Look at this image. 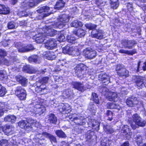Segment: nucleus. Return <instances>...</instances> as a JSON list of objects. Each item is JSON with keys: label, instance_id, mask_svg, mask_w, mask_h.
Returning <instances> with one entry per match:
<instances>
[{"label": "nucleus", "instance_id": "1", "mask_svg": "<svg viewBox=\"0 0 146 146\" xmlns=\"http://www.w3.org/2000/svg\"><path fill=\"white\" fill-rule=\"evenodd\" d=\"M42 30L44 31V33H39L38 36H37V43H41L43 42L45 40L44 37L47 36H53L56 33V31L54 29L46 27L43 28Z\"/></svg>", "mask_w": 146, "mask_h": 146}, {"label": "nucleus", "instance_id": "2", "mask_svg": "<svg viewBox=\"0 0 146 146\" xmlns=\"http://www.w3.org/2000/svg\"><path fill=\"white\" fill-rule=\"evenodd\" d=\"M133 121L131 123V125L133 129H135L137 126L143 127L145 124V121L141 119L140 116L137 113L134 114L132 117Z\"/></svg>", "mask_w": 146, "mask_h": 146}, {"label": "nucleus", "instance_id": "3", "mask_svg": "<svg viewBox=\"0 0 146 146\" xmlns=\"http://www.w3.org/2000/svg\"><path fill=\"white\" fill-rule=\"evenodd\" d=\"M16 96L21 100H25L27 95V92L22 86H19L16 87L15 90Z\"/></svg>", "mask_w": 146, "mask_h": 146}, {"label": "nucleus", "instance_id": "4", "mask_svg": "<svg viewBox=\"0 0 146 146\" xmlns=\"http://www.w3.org/2000/svg\"><path fill=\"white\" fill-rule=\"evenodd\" d=\"M83 53L86 58L90 59L94 58L96 55V50L90 48H87L84 49Z\"/></svg>", "mask_w": 146, "mask_h": 146}, {"label": "nucleus", "instance_id": "5", "mask_svg": "<svg viewBox=\"0 0 146 146\" xmlns=\"http://www.w3.org/2000/svg\"><path fill=\"white\" fill-rule=\"evenodd\" d=\"M58 23L57 25L59 28L63 27L66 25L69 20V17L68 15H63L60 16L58 18Z\"/></svg>", "mask_w": 146, "mask_h": 146}, {"label": "nucleus", "instance_id": "6", "mask_svg": "<svg viewBox=\"0 0 146 146\" xmlns=\"http://www.w3.org/2000/svg\"><path fill=\"white\" fill-rule=\"evenodd\" d=\"M69 117L72 122H74L76 125H82L85 124V119H84L83 117L82 116H78L75 117L73 118L71 115H70Z\"/></svg>", "mask_w": 146, "mask_h": 146}, {"label": "nucleus", "instance_id": "7", "mask_svg": "<svg viewBox=\"0 0 146 146\" xmlns=\"http://www.w3.org/2000/svg\"><path fill=\"white\" fill-rule=\"evenodd\" d=\"M126 103L129 106L133 107L137 105L139 103L141 104L140 102L136 98L132 97L128 98L126 101Z\"/></svg>", "mask_w": 146, "mask_h": 146}, {"label": "nucleus", "instance_id": "8", "mask_svg": "<svg viewBox=\"0 0 146 146\" xmlns=\"http://www.w3.org/2000/svg\"><path fill=\"white\" fill-rule=\"evenodd\" d=\"M59 110L60 112H64V113H68L71 111V106L68 104H62L59 106Z\"/></svg>", "mask_w": 146, "mask_h": 146}, {"label": "nucleus", "instance_id": "9", "mask_svg": "<svg viewBox=\"0 0 146 146\" xmlns=\"http://www.w3.org/2000/svg\"><path fill=\"white\" fill-rule=\"evenodd\" d=\"M45 46L48 49H52L56 47L57 46L56 41L53 38H51L45 43Z\"/></svg>", "mask_w": 146, "mask_h": 146}, {"label": "nucleus", "instance_id": "10", "mask_svg": "<svg viewBox=\"0 0 146 146\" xmlns=\"http://www.w3.org/2000/svg\"><path fill=\"white\" fill-rule=\"evenodd\" d=\"M105 95L107 98L110 101L116 102L118 100L117 94L115 92H108Z\"/></svg>", "mask_w": 146, "mask_h": 146}, {"label": "nucleus", "instance_id": "11", "mask_svg": "<svg viewBox=\"0 0 146 146\" xmlns=\"http://www.w3.org/2000/svg\"><path fill=\"white\" fill-rule=\"evenodd\" d=\"M73 85L75 88L78 90V91L83 92L86 89L90 88L91 86L88 85H87V87L84 86L83 84L79 82H75L73 83Z\"/></svg>", "mask_w": 146, "mask_h": 146}, {"label": "nucleus", "instance_id": "12", "mask_svg": "<svg viewBox=\"0 0 146 146\" xmlns=\"http://www.w3.org/2000/svg\"><path fill=\"white\" fill-rule=\"evenodd\" d=\"M121 43L125 48L131 49L133 46L136 43L134 41L124 40H122Z\"/></svg>", "mask_w": 146, "mask_h": 146}, {"label": "nucleus", "instance_id": "13", "mask_svg": "<svg viewBox=\"0 0 146 146\" xmlns=\"http://www.w3.org/2000/svg\"><path fill=\"white\" fill-rule=\"evenodd\" d=\"M136 83L138 87L142 88L145 86L146 83V78L141 76L138 77Z\"/></svg>", "mask_w": 146, "mask_h": 146}, {"label": "nucleus", "instance_id": "14", "mask_svg": "<svg viewBox=\"0 0 146 146\" xmlns=\"http://www.w3.org/2000/svg\"><path fill=\"white\" fill-rule=\"evenodd\" d=\"M99 80H101L103 83H105V85L108 84L110 82V77L106 74H101L99 75Z\"/></svg>", "mask_w": 146, "mask_h": 146}, {"label": "nucleus", "instance_id": "15", "mask_svg": "<svg viewBox=\"0 0 146 146\" xmlns=\"http://www.w3.org/2000/svg\"><path fill=\"white\" fill-rule=\"evenodd\" d=\"M15 78L16 80L19 82L22 86H26L27 79L26 78L19 75L16 76Z\"/></svg>", "mask_w": 146, "mask_h": 146}, {"label": "nucleus", "instance_id": "16", "mask_svg": "<svg viewBox=\"0 0 146 146\" xmlns=\"http://www.w3.org/2000/svg\"><path fill=\"white\" fill-rule=\"evenodd\" d=\"M49 7L47 6H44L40 7L37 10V11L39 13H43L44 17H46L50 15V14L48 13L49 10Z\"/></svg>", "mask_w": 146, "mask_h": 146}, {"label": "nucleus", "instance_id": "17", "mask_svg": "<svg viewBox=\"0 0 146 146\" xmlns=\"http://www.w3.org/2000/svg\"><path fill=\"white\" fill-rule=\"evenodd\" d=\"M40 135H41V137L43 135L48 138L52 143L53 142L54 143L57 142L56 137L50 134L44 132L42 133V134H40Z\"/></svg>", "mask_w": 146, "mask_h": 146}, {"label": "nucleus", "instance_id": "18", "mask_svg": "<svg viewBox=\"0 0 146 146\" xmlns=\"http://www.w3.org/2000/svg\"><path fill=\"white\" fill-rule=\"evenodd\" d=\"M3 132L6 135H10L12 134V129L10 127V126L8 125H4L2 126L1 129Z\"/></svg>", "mask_w": 146, "mask_h": 146}, {"label": "nucleus", "instance_id": "19", "mask_svg": "<svg viewBox=\"0 0 146 146\" xmlns=\"http://www.w3.org/2000/svg\"><path fill=\"white\" fill-rule=\"evenodd\" d=\"M121 133H124L125 135H128L129 137L127 138L128 139H129L131 137V130L129 129V127L127 125L123 126L121 130Z\"/></svg>", "mask_w": 146, "mask_h": 146}, {"label": "nucleus", "instance_id": "20", "mask_svg": "<svg viewBox=\"0 0 146 146\" xmlns=\"http://www.w3.org/2000/svg\"><path fill=\"white\" fill-rule=\"evenodd\" d=\"M104 31L100 30H98L97 33L94 34H92L91 36L92 37L96 38L98 39H101L104 37Z\"/></svg>", "mask_w": 146, "mask_h": 146}, {"label": "nucleus", "instance_id": "21", "mask_svg": "<svg viewBox=\"0 0 146 146\" xmlns=\"http://www.w3.org/2000/svg\"><path fill=\"white\" fill-rule=\"evenodd\" d=\"M117 74L120 77L125 78L129 76V72L125 69H122L119 71H117Z\"/></svg>", "mask_w": 146, "mask_h": 146}, {"label": "nucleus", "instance_id": "22", "mask_svg": "<svg viewBox=\"0 0 146 146\" xmlns=\"http://www.w3.org/2000/svg\"><path fill=\"white\" fill-rule=\"evenodd\" d=\"M7 106L6 102H0V117L3 114L4 111L7 110Z\"/></svg>", "mask_w": 146, "mask_h": 146}, {"label": "nucleus", "instance_id": "23", "mask_svg": "<svg viewBox=\"0 0 146 146\" xmlns=\"http://www.w3.org/2000/svg\"><path fill=\"white\" fill-rule=\"evenodd\" d=\"M33 2H29L27 3H23V7L24 8L26 9L31 8L35 5L36 1L33 0Z\"/></svg>", "mask_w": 146, "mask_h": 146}, {"label": "nucleus", "instance_id": "24", "mask_svg": "<svg viewBox=\"0 0 146 146\" xmlns=\"http://www.w3.org/2000/svg\"><path fill=\"white\" fill-rule=\"evenodd\" d=\"M10 13V10L7 8L3 5L0 4V14L7 15Z\"/></svg>", "mask_w": 146, "mask_h": 146}, {"label": "nucleus", "instance_id": "25", "mask_svg": "<svg viewBox=\"0 0 146 146\" xmlns=\"http://www.w3.org/2000/svg\"><path fill=\"white\" fill-rule=\"evenodd\" d=\"M72 48L73 49L71 51L70 55L72 56H80V53L77 46L72 47Z\"/></svg>", "mask_w": 146, "mask_h": 146}, {"label": "nucleus", "instance_id": "26", "mask_svg": "<svg viewBox=\"0 0 146 146\" xmlns=\"http://www.w3.org/2000/svg\"><path fill=\"white\" fill-rule=\"evenodd\" d=\"M82 65H78L75 68V72L76 75L80 77L83 74V70L82 68Z\"/></svg>", "mask_w": 146, "mask_h": 146}, {"label": "nucleus", "instance_id": "27", "mask_svg": "<svg viewBox=\"0 0 146 146\" xmlns=\"http://www.w3.org/2000/svg\"><path fill=\"white\" fill-rule=\"evenodd\" d=\"M16 118V116L14 115H8L5 118V120L6 121L11 122L13 123L15 122Z\"/></svg>", "mask_w": 146, "mask_h": 146}, {"label": "nucleus", "instance_id": "28", "mask_svg": "<svg viewBox=\"0 0 146 146\" xmlns=\"http://www.w3.org/2000/svg\"><path fill=\"white\" fill-rule=\"evenodd\" d=\"M23 71L26 73L32 74L33 73V70L29 65L23 66L22 68Z\"/></svg>", "mask_w": 146, "mask_h": 146}, {"label": "nucleus", "instance_id": "29", "mask_svg": "<svg viewBox=\"0 0 146 146\" xmlns=\"http://www.w3.org/2000/svg\"><path fill=\"white\" fill-rule=\"evenodd\" d=\"M48 121L51 123H55L57 121L56 117L53 113H51L48 115Z\"/></svg>", "mask_w": 146, "mask_h": 146}, {"label": "nucleus", "instance_id": "30", "mask_svg": "<svg viewBox=\"0 0 146 146\" xmlns=\"http://www.w3.org/2000/svg\"><path fill=\"white\" fill-rule=\"evenodd\" d=\"M111 7L113 9H116L119 5L118 0H110Z\"/></svg>", "mask_w": 146, "mask_h": 146}, {"label": "nucleus", "instance_id": "31", "mask_svg": "<svg viewBox=\"0 0 146 146\" xmlns=\"http://www.w3.org/2000/svg\"><path fill=\"white\" fill-rule=\"evenodd\" d=\"M65 5V3L63 1H59L57 2L54 7L55 9H61V8L63 7Z\"/></svg>", "mask_w": 146, "mask_h": 146}, {"label": "nucleus", "instance_id": "32", "mask_svg": "<svg viewBox=\"0 0 146 146\" xmlns=\"http://www.w3.org/2000/svg\"><path fill=\"white\" fill-rule=\"evenodd\" d=\"M107 107L110 109H119L120 108V107L118 104L114 103H108L107 104Z\"/></svg>", "mask_w": 146, "mask_h": 146}, {"label": "nucleus", "instance_id": "33", "mask_svg": "<svg viewBox=\"0 0 146 146\" xmlns=\"http://www.w3.org/2000/svg\"><path fill=\"white\" fill-rule=\"evenodd\" d=\"M83 25V24L80 21L75 20L73 21L71 24L72 27H77L78 26L81 27Z\"/></svg>", "mask_w": 146, "mask_h": 146}, {"label": "nucleus", "instance_id": "34", "mask_svg": "<svg viewBox=\"0 0 146 146\" xmlns=\"http://www.w3.org/2000/svg\"><path fill=\"white\" fill-rule=\"evenodd\" d=\"M73 49L72 47H70L67 46L63 48L62 49L63 52L64 54H68L70 55L71 51Z\"/></svg>", "mask_w": 146, "mask_h": 146}, {"label": "nucleus", "instance_id": "35", "mask_svg": "<svg viewBox=\"0 0 146 146\" xmlns=\"http://www.w3.org/2000/svg\"><path fill=\"white\" fill-rule=\"evenodd\" d=\"M56 135L59 137L65 138L66 136L65 134L61 130H58L55 131Z\"/></svg>", "mask_w": 146, "mask_h": 146}, {"label": "nucleus", "instance_id": "36", "mask_svg": "<svg viewBox=\"0 0 146 146\" xmlns=\"http://www.w3.org/2000/svg\"><path fill=\"white\" fill-rule=\"evenodd\" d=\"M85 31L83 29H78L76 33V35L79 37H82L85 34Z\"/></svg>", "mask_w": 146, "mask_h": 146}, {"label": "nucleus", "instance_id": "37", "mask_svg": "<svg viewBox=\"0 0 146 146\" xmlns=\"http://www.w3.org/2000/svg\"><path fill=\"white\" fill-rule=\"evenodd\" d=\"M6 92V88L0 84V97L4 96Z\"/></svg>", "mask_w": 146, "mask_h": 146}, {"label": "nucleus", "instance_id": "38", "mask_svg": "<svg viewBox=\"0 0 146 146\" xmlns=\"http://www.w3.org/2000/svg\"><path fill=\"white\" fill-rule=\"evenodd\" d=\"M28 60L30 63L36 62V55L33 54L30 56L28 58Z\"/></svg>", "mask_w": 146, "mask_h": 146}, {"label": "nucleus", "instance_id": "39", "mask_svg": "<svg viewBox=\"0 0 146 146\" xmlns=\"http://www.w3.org/2000/svg\"><path fill=\"white\" fill-rule=\"evenodd\" d=\"M86 27L89 30H94L95 29L97 26L94 24L91 23L86 24L85 25Z\"/></svg>", "mask_w": 146, "mask_h": 146}, {"label": "nucleus", "instance_id": "40", "mask_svg": "<svg viewBox=\"0 0 146 146\" xmlns=\"http://www.w3.org/2000/svg\"><path fill=\"white\" fill-rule=\"evenodd\" d=\"M39 105L37 106V107H38V108H37V111H38L39 115H40L45 111L46 109L45 107L43 106H41L40 107H39Z\"/></svg>", "mask_w": 146, "mask_h": 146}, {"label": "nucleus", "instance_id": "41", "mask_svg": "<svg viewBox=\"0 0 146 146\" xmlns=\"http://www.w3.org/2000/svg\"><path fill=\"white\" fill-rule=\"evenodd\" d=\"M91 98L96 103L98 104L99 100L97 94L95 93H93L92 94Z\"/></svg>", "mask_w": 146, "mask_h": 146}, {"label": "nucleus", "instance_id": "42", "mask_svg": "<svg viewBox=\"0 0 146 146\" xmlns=\"http://www.w3.org/2000/svg\"><path fill=\"white\" fill-rule=\"evenodd\" d=\"M75 40V37L73 35L67 36V40L70 43H74Z\"/></svg>", "mask_w": 146, "mask_h": 146}, {"label": "nucleus", "instance_id": "43", "mask_svg": "<svg viewBox=\"0 0 146 146\" xmlns=\"http://www.w3.org/2000/svg\"><path fill=\"white\" fill-rule=\"evenodd\" d=\"M9 142L8 140L5 139L0 140V146H8Z\"/></svg>", "mask_w": 146, "mask_h": 146}, {"label": "nucleus", "instance_id": "44", "mask_svg": "<svg viewBox=\"0 0 146 146\" xmlns=\"http://www.w3.org/2000/svg\"><path fill=\"white\" fill-rule=\"evenodd\" d=\"M6 75L3 70H0V80H4L6 79Z\"/></svg>", "mask_w": 146, "mask_h": 146}, {"label": "nucleus", "instance_id": "45", "mask_svg": "<svg viewBox=\"0 0 146 146\" xmlns=\"http://www.w3.org/2000/svg\"><path fill=\"white\" fill-rule=\"evenodd\" d=\"M25 48L26 52L33 50L34 48L33 45L31 44H28L25 46Z\"/></svg>", "mask_w": 146, "mask_h": 146}, {"label": "nucleus", "instance_id": "46", "mask_svg": "<svg viewBox=\"0 0 146 146\" xmlns=\"http://www.w3.org/2000/svg\"><path fill=\"white\" fill-rule=\"evenodd\" d=\"M17 49L18 51L20 52H26L25 46H24L23 44L18 46Z\"/></svg>", "mask_w": 146, "mask_h": 146}, {"label": "nucleus", "instance_id": "47", "mask_svg": "<svg viewBox=\"0 0 146 146\" xmlns=\"http://www.w3.org/2000/svg\"><path fill=\"white\" fill-rule=\"evenodd\" d=\"M27 123L25 121L23 120L19 122L18 125L20 128L24 129Z\"/></svg>", "mask_w": 146, "mask_h": 146}, {"label": "nucleus", "instance_id": "48", "mask_svg": "<svg viewBox=\"0 0 146 146\" xmlns=\"http://www.w3.org/2000/svg\"><path fill=\"white\" fill-rule=\"evenodd\" d=\"M64 34V33H60L58 37V40L60 42L64 41L65 40V36Z\"/></svg>", "mask_w": 146, "mask_h": 146}, {"label": "nucleus", "instance_id": "49", "mask_svg": "<svg viewBox=\"0 0 146 146\" xmlns=\"http://www.w3.org/2000/svg\"><path fill=\"white\" fill-rule=\"evenodd\" d=\"M7 52L4 49H0V57L4 58L7 55Z\"/></svg>", "mask_w": 146, "mask_h": 146}, {"label": "nucleus", "instance_id": "50", "mask_svg": "<svg viewBox=\"0 0 146 146\" xmlns=\"http://www.w3.org/2000/svg\"><path fill=\"white\" fill-rule=\"evenodd\" d=\"M92 122V126L93 127H96L97 128H99L100 123L98 121L94 119H93Z\"/></svg>", "mask_w": 146, "mask_h": 146}, {"label": "nucleus", "instance_id": "51", "mask_svg": "<svg viewBox=\"0 0 146 146\" xmlns=\"http://www.w3.org/2000/svg\"><path fill=\"white\" fill-rule=\"evenodd\" d=\"M106 114L108 116V119L110 121H111L112 119L113 113L111 111L108 110L107 111Z\"/></svg>", "mask_w": 146, "mask_h": 146}, {"label": "nucleus", "instance_id": "52", "mask_svg": "<svg viewBox=\"0 0 146 146\" xmlns=\"http://www.w3.org/2000/svg\"><path fill=\"white\" fill-rule=\"evenodd\" d=\"M49 50L44 52L43 53V56L44 58L48 60H51V58L49 57Z\"/></svg>", "mask_w": 146, "mask_h": 146}, {"label": "nucleus", "instance_id": "53", "mask_svg": "<svg viewBox=\"0 0 146 146\" xmlns=\"http://www.w3.org/2000/svg\"><path fill=\"white\" fill-rule=\"evenodd\" d=\"M7 27L9 29H12L15 28V26L13 22H10L8 23Z\"/></svg>", "mask_w": 146, "mask_h": 146}, {"label": "nucleus", "instance_id": "54", "mask_svg": "<svg viewBox=\"0 0 146 146\" xmlns=\"http://www.w3.org/2000/svg\"><path fill=\"white\" fill-rule=\"evenodd\" d=\"M105 131L108 133H113L114 131L112 128H110L108 126H106L105 129Z\"/></svg>", "mask_w": 146, "mask_h": 146}, {"label": "nucleus", "instance_id": "55", "mask_svg": "<svg viewBox=\"0 0 146 146\" xmlns=\"http://www.w3.org/2000/svg\"><path fill=\"white\" fill-rule=\"evenodd\" d=\"M48 57H50L51 58V60H54L56 57V56L54 53L53 52L50 51H49Z\"/></svg>", "mask_w": 146, "mask_h": 146}, {"label": "nucleus", "instance_id": "56", "mask_svg": "<svg viewBox=\"0 0 146 146\" xmlns=\"http://www.w3.org/2000/svg\"><path fill=\"white\" fill-rule=\"evenodd\" d=\"M127 10L130 12H131L133 10V7L131 4L130 3H127L126 4Z\"/></svg>", "mask_w": 146, "mask_h": 146}, {"label": "nucleus", "instance_id": "57", "mask_svg": "<svg viewBox=\"0 0 146 146\" xmlns=\"http://www.w3.org/2000/svg\"><path fill=\"white\" fill-rule=\"evenodd\" d=\"M119 52L121 53L125 54H127L129 55V50L122 49L120 50H119Z\"/></svg>", "mask_w": 146, "mask_h": 146}, {"label": "nucleus", "instance_id": "58", "mask_svg": "<svg viewBox=\"0 0 146 146\" xmlns=\"http://www.w3.org/2000/svg\"><path fill=\"white\" fill-rule=\"evenodd\" d=\"M31 128V127L29 125V124L27 123L24 129L25 131H30V129Z\"/></svg>", "mask_w": 146, "mask_h": 146}, {"label": "nucleus", "instance_id": "59", "mask_svg": "<svg viewBox=\"0 0 146 146\" xmlns=\"http://www.w3.org/2000/svg\"><path fill=\"white\" fill-rule=\"evenodd\" d=\"M39 139L38 140V145H39L40 144V145H42L43 144L44 142V141L43 142V141H44V138H42L41 139H40L39 138H38Z\"/></svg>", "mask_w": 146, "mask_h": 146}, {"label": "nucleus", "instance_id": "60", "mask_svg": "<svg viewBox=\"0 0 146 146\" xmlns=\"http://www.w3.org/2000/svg\"><path fill=\"white\" fill-rule=\"evenodd\" d=\"M106 142L102 141L101 143L102 146H110L108 142L106 141Z\"/></svg>", "mask_w": 146, "mask_h": 146}, {"label": "nucleus", "instance_id": "61", "mask_svg": "<svg viewBox=\"0 0 146 146\" xmlns=\"http://www.w3.org/2000/svg\"><path fill=\"white\" fill-rule=\"evenodd\" d=\"M90 110L92 111L93 113L95 112L96 111L95 106L94 105H92V106H91Z\"/></svg>", "mask_w": 146, "mask_h": 146}, {"label": "nucleus", "instance_id": "62", "mask_svg": "<svg viewBox=\"0 0 146 146\" xmlns=\"http://www.w3.org/2000/svg\"><path fill=\"white\" fill-rule=\"evenodd\" d=\"M38 91H41V92H43L42 93H45L46 91L45 92V91H46L47 89L45 88H38L37 89Z\"/></svg>", "mask_w": 146, "mask_h": 146}, {"label": "nucleus", "instance_id": "63", "mask_svg": "<svg viewBox=\"0 0 146 146\" xmlns=\"http://www.w3.org/2000/svg\"><path fill=\"white\" fill-rule=\"evenodd\" d=\"M48 80V77H44L42 78V81L44 83H46L47 82Z\"/></svg>", "mask_w": 146, "mask_h": 146}, {"label": "nucleus", "instance_id": "64", "mask_svg": "<svg viewBox=\"0 0 146 146\" xmlns=\"http://www.w3.org/2000/svg\"><path fill=\"white\" fill-rule=\"evenodd\" d=\"M142 138L140 136L137 137V143H141L142 142Z\"/></svg>", "mask_w": 146, "mask_h": 146}]
</instances>
